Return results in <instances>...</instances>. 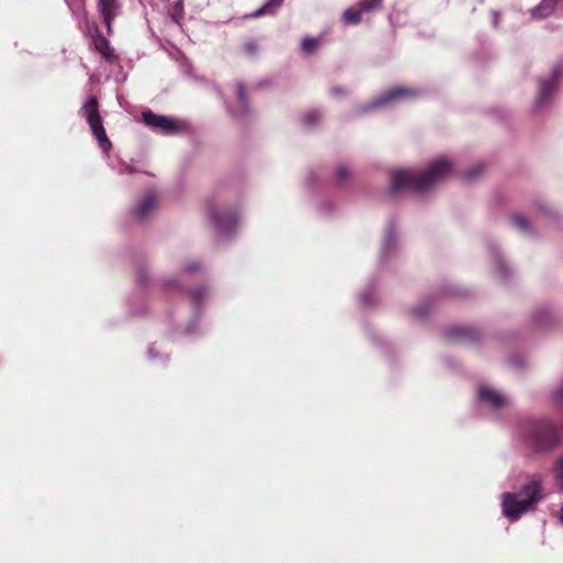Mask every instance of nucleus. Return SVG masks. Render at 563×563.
Wrapping results in <instances>:
<instances>
[{
    "label": "nucleus",
    "instance_id": "obj_1",
    "mask_svg": "<svg viewBox=\"0 0 563 563\" xmlns=\"http://www.w3.org/2000/svg\"><path fill=\"white\" fill-rule=\"evenodd\" d=\"M452 169V162L445 157H440L431 162L428 168L422 173L410 169L395 170L390 175V190L393 192H398L401 189H410L413 191L426 190L442 180Z\"/></svg>",
    "mask_w": 563,
    "mask_h": 563
},
{
    "label": "nucleus",
    "instance_id": "obj_2",
    "mask_svg": "<svg viewBox=\"0 0 563 563\" xmlns=\"http://www.w3.org/2000/svg\"><path fill=\"white\" fill-rule=\"evenodd\" d=\"M544 498L543 476L531 475L527 483L516 493H504L501 496L503 514L510 521L518 520Z\"/></svg>",
    "mask_w": 563,
    "mask_h": 563
},
{
    "label": "nucleus",
    "instance_id": "obj_3",
    "mask_svg": "<svg viewBox=\"0 0 563 563\" xmlns=\"http://www.w3.org/2000/svg\"><path fill=\"white\" fill-rule=\"evenodd\" d=\"M527 440L536 451H550L559 444V432L551 421L539 420L530 424Z\"/></svg>",
    "mask_w": 563,
    "mask_h": 563
},
{
    "label": "nucleus",
    "instance_id": "obj_4",
    "mask_svg": "<svg viewBox=\"0 0 563 563\" xmlns=\"http://www.w3.org/2000/svg\"><path fill=\"white\" fill-rule=\"evenodd\" d=\"M81 112L82 115L86 118L93 136L97 139L99 146L104 152H108L111 148L112 144L108 139L106 130L103 128V122L99 113V102L96 96L91 95L87 98L81 108Z\"/></svg>",
    "mask_w": 563,
    "mask_h": 563
},
{
    "label": "nucleus",
    "instance_id": "obj_5",
    "mask_svg": "<svg viewBox=\"0 0 563 563\" xmlns=\"http://www.w3.org/2000/svg\"><path fill=\"white\" fill-rule=\"evenodd\" d=\"M419 95V90L409 87H393L389 90L382 93L375 101L372 102L369 108L383 107L405 98H413Z\"/></svg>",
    "mask_w": 563,
    "mask_h": 563
},
{
    "label": "nucleus",
    "instance_id": "obj_6",
    "mask_svg": "<svg viewBox=\"0 0 563 563\" xmlns=\"http://www.w3.org/2000/svg\"><path fill=\"white\" fill-rule=\"evenodd\" d=\"M144 123L156 130H161L165 134H174L178 131L177 121L169 117L155 114L151 110H146L142 113Z\"/></svg>",
    "mask_w": 563,
    "mask_h": 563
},
{
    "label": "nucleus",
    "instance_id": "obj_7",
    "mask_svg": "<svg viewBox=\"0 0 563 563\" xmlns=\"http://www.w3.org/2000/svg\"><path fill=\"white\" fill-rule=\"evenodd\" d=\"M98 11L107 25L108 34L112 32V21L120 9L119 0H98Z\"/></svg>",
    "mask_w": 563,
    "mask_h": 563
},
{
    "label": "nucleus",
    "instance_id": "obj_8",
    "mask_svg": "<svg viewBox=\"0 0 563 563\" xmlns=\"http://www.w3.org/2000/svg\"><path fill=\"white\" fill-rule=\"evenodd\" d=\"M451 342L470 343L479 339V332L471 327H454L446 332Z\"/></svg>",
    "mask_w": 563,
    "mask_h": 563
},
{
    "label": "nucleus",
    "instance_id": "obj_9",
    "mask_svg": "<svg viewBox=\"0 0 563 563\" xmlns=\"http://www.w3.org/2000/svg\"><path fill=\"white\" fill-rule=\"evenodd\" d=\"M479 399L495 408H501L507 404L506 398L497 390L489 387H481L478 390Z\"/></svg>",
    "mask_w": 563,
    "mask_h": 563
},
{
    "label": "nucleus",
    "instance_id": "obj_10",
    "mask_svg": "<svg viewBox=\"0 0 563 563\" xmlns=\"http://www.w3.org/2000/svg\"><path fill=\"white\" fill-rule=\"evenodd\" d=\"M155 207H156V197L153 192H150L135 207V209H134L135 217L139 220L143 221L151 214V212L155 209Z\"/></svg>",
    "mask_w": 563,
    "mask_h": 563
},
{
    "label": "nucleus",
    "instance_id": "obj_11",
    "mask_svg": "<svg viewBox=\"0 0 563 563\" xmlns=\"http://www.w3.org/2000/svg\"><path fill=\"white\" fill-rule=\"evenodd\" d=\"M559 68H555L553 70V77L541 82L539 96L537 98V107H541L543 103H545L555 90L556 77L559 76Z\"/></svg>",
    "mask_w": 563,
    "mask_h": 563
},
{
    "label": "nucleus",
    "instance_id": "obj_12",
    "mask_svg": "<svg viewBox=\"0 0 563 563\" xmlns=\"http://www.w3.org/2000/svg\"><path fill=\"white\" fill-rule=\"evenodd\" d=\"M234 91H235V96H236L239 106L235 110H232V112L234 113V115H243L249 110V102H247L245 86L242 82L236 81L234 84Z\"/></svg>",
    "mask_w": 563,
    "mask_h": 563
},
{
    "label": "nucleus",
    "instance_id": "obj_13",
    "mask_svg": "<svg viewBox=\"0 0 563 563\" xmlns=\"http://www.w3.org/2000/svg\"><path fill=\"white\" fill-rule=\"evenodd\" d=\"M93 45L96 51L107 60H111L113 58V49L110 46V42L101 34L97 33L93 37Z\"/></svg>",
    "mask_w": 563,
    "mask_h": 563
},
{
    "label": "nucleus",
    "instance_id": "obj_14",
    "mask_svg": "<svg viewBox=\"0 0 563 563\" xmlns=\"http://www.w3.org/2000/svg\"><path fill=\"white\" fill-rule=\"evenodd\" d=\"M558 4V0H542L531 11V14L536 19H544L551 15Z\"/></svg>",
    "mask_w": 563,
    "mask_h": 563
},
{
    "label": "nucleus",
    "instance_id": "obj_15",
    "mask_svg": "<svg viewBox=\"0 0 563 563\" xmlns=\"http://www.w3.org/2000/svg\"><path fill=\"white\" fill-rule=\"evenodd\" d=\"M283 2H284V0H268L260 9H257L254 13H252V16L258 18L264 14L274 13L278 8L282 7Z\"/></svg>",
    "mask_w": 563,
    "mask_h": 563
},
{
    "label": "nucleus",
    "instance_id": "obj_16",
    "mask_svg": "<svg viewBox=\"0 0 563 563\" xmlns=\"http://www.w3.org/2000/svg\"><path fill=\"white\" fill-rule=\"evenodd\" d=\"M363 11L360 8H349L342 14V20L345 24L355 25L361 22V14Z\"/></svg>",
    "mask_w": 563,
    "mask_h": 563
},
{
    "label": "nucleus",
    "instance_id": "obj_17",
    "mask_svg": "<svg viewBox=\"0 0 563 563\" xmlns=\"http://www.w3.org/2000/svg\"><path fill=\"white\" fill-rule=\"evenodd\" d=\"M384 0H360L356 4L363 12L378 11Z\"/></svg>",
    "mask_w": 563,
    "mask_h": 563
},
{
    "label": "nucleus",
    "instance_id": "obj_18",
    "mask_svg": "<svg viewBox=\"0 0 563 563\" xmlns=\"http://www.w3.org/2000/svg\"><path fill=\"white\" fill-rule=\"evenodd\" d=\"M511 224L517 228L519 231L527 233L530 230V225L528 220L521 214H514L510 218Z\"/></svg>",
    "mask_w": 563,
    "mask_h": 563
},
{
    "label": "nucleus",
    "instance_id": "obj_19",
    "mask_svg": "<svg viewBox=\"0 0 563 563\" xmlns=\"http://www.w3.org/2000/svg\"><path fill=\"white\" fill-rule=\"evenodd\" d=\"M321 120V113L318 110H310L302 115V122L307 126H313Z\"/></svg>",
    "mask_w": 563,
    "mask_h": 563
},
{
    "label": "nucleus",
    "instance_id": "obj_20",
    "mask_svg": "<svg viewBox=\"0 0 563 563\" xmlns=\"http://www.w3.org/2000/svg\"><path fill=\"white\" fill-rule=\"evenodd\" d=\"M554 477L560 489H563V456L555 460Z\"/></svg>",
    "mask_w": 563,
    "mask_h": 563
},
{
    "label": "nucleus",
    "instance_id": "obj_21",
    "mask_svg": "<svg viewBox=\"0 0 563 563\" xmlns=\"http://www.w3.org/2000/svg\"><path fill=\"white\" fill-rule=\"evenodd\" d=\"M317 47H318V41L314 37H310V36L305 37L301 43L302 51L308 54L314 52L317 49Z\"/></svg>",
    "mask_w": 563,
    "mask_h": 563
},
{
    "label": "nucleus",
    "instance_id": "obj_22",
    "mask_svg": "<svg viewBox=\"0 0 563 563\" xmlns=\"http://www.w3.org/2000/svg\"><path fill=\"white\" fill-rule=\"evenodd\" d=\"M350 177L351 173L345 166H341L336 169L335 181L339 185H343L344 183H346L350 179Z\"/></svg>",
    "mask_w": 563,
    "mask_h": 563
},
{
    "label": "nucleus",
    "instance_id": "obj_23",
    "mask_svg": "<svg viewBox=\"0 0 563 563\" xmlns=\"http://www.w3.org/2000/svg\"><path fill=\"white\" fill-rule=\"evenodd\" d=\"M243 51L245 54L250 55V56H254L257 54L258 52V44L256 41L254 40H249L244 43L243 45Z\"/></svg>",
    "mask_w": 563,
    "mask_h": 563
},
{
    "label": "nucleus",
    "instance_id": "obj_24",
    "mask_svg": "<svg viewBox=\"0 0 563 563\" xmlns=\"http://www.w3.org/2000/svg\"><path fill=\"white\" fill-rule=\"evenodd\" d=\"M483 172V166L482 165H478L470 170H467L465 174H464V179L466 181H473L476 179L477 175L482 174Z\"/></svg>",
    "mask_w": 563,
    "mask_h": 563
},
{
    "label": "nucleus",
    "instance_id": "obj_25",
    "mask_svg": "<svg viewBox=\"0 0 563 563\" xmlns=\"http://www.w3.org/2000/svg\"><path fill=\"white\" fill-rule=\"evenodd\" d=\"M205 289L203 288H197L191 291V297L195 301V303H199L202 297L205 296Z\"/></svg>",
    "mask_w": 563,
    "mask_h": 563
},
{
    "label": "nucleus",
    "instance_id": "obj_26",
    "mask_svg": "<svg viewBox=\"0 0 563 563\" xmlns=\"http://www.w3.org/2000/svg\"><path fill=\"white\" fill-rule=\"evenodd\" d=\"M199 268H200V266L196 262H190V263L186 264V266H185V271L189 272V273L197 272Z\"/></svg>",
    "mask_w": 563,
    "mask_h": 563
},
{
    "label": "nucleus",
    "instance_id": "obj_27",
    "mask_svg": "<svg viewBox=\"0 0 563 563\" xmlns=\"http://www.w3.org/2000/svg\"><path fill=\"white\" fill-rule=\"evenodd\" d=\"M331 93L333 96H341V95H345L346 93V90L344 88H341V87H333L331 89Z\"/></svg>",
    "mask_w": 563,
    "mask_h": 563
},
{
    "label": "nucleus",
    "instance_id": "obj_28",
    "mask_svg": "<svg viewBox=\"0 0 563 563\" xmlns=\"http://www.w3.org/2000/svg\"><path fill=\"white\" fill-rule=\"evenodd\" d=\"M236 220V214L235 212H230L228 214V227L232 225Z\"/></svg>",
    "mask_w": 563,
    "mask_h": 563
},
{
    "label": "nucleus",
    "instance_id": "obj_29",
    "mask_svg": "<svg viewBox=\"0 0 563 563\" xmlns=\"http://www.w3.org/2000/svg\"><path fill=\"white\" fill-rule=\"evenodd\" d=\"M210 217L212 218L214 223H217L218 225H221V220L218 218V216L213 211H210Z\"/></svg>",
    "mask_w": 563,
    "mask_h": 563
},
{
    "label": "nucleus",
    "instance_id": "obj_30",
    "mask_svg": "<svg viewBox=\"0 0 563 563\" xmlns=\"http://www.w3.org/2000/svg\"><path fill=\"white\" fill-rule=\"evenodd\" d=\"M175 8L176 10H179L180 13L184 12V5H183V2L181 1H178L176 4H175Z\"/></svg>",
    "mask_w": 563,
    "mask_h": 563
},
{
    "label": "nucleus",
    "instance_id": "obj_31",
    "mask_svg": "<svg viewBox=\"0 0 563 563\" xmlns=\"http://www.w3.org/2000/svg\"><path fill=\"white\" fill-rule=\"evenodd\" d=\"M558 398L563 401V385L561 386V388L558 391Z\"/></svg>",
    "mask_w": 563,
    "mask_h": 563
}]
</instances>
